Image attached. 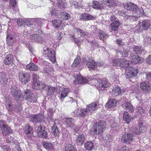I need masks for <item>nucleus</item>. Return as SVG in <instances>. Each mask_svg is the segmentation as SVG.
I'll use <instances>...</instances> for the list:
<instances>
[{
    "instance_id": "1",
    "label": "nucleus",
    "mask_w": 151,
    "mask_h": 151,
    "mask_svg": "<svg viewBox=\"0 0 151 151\" xmlns=\"http://www.w3.org/2000/svg\"><path fill=\"white\" fill-rule=\"evenodd\" d=\"M124 6L127 10L130 11L132 14L128 15L129 16L139 17L144 14V12L142 7L138 8L136 5L131 2L126 4Z\"/></svg>"
},
{
    "instance_id": "2",
    "label": "nucleus",
    "mask_w": 151,
    "mask_h": 151,
    "mask_svg": "<svg viewBox=\"0 0 151 151\" xmlns=\"http://www.w3.org/2000/svg\"><path fill=\"white\" fill-rule=\"evenodd\" d=\"M105 126V122L104 121L95 123L91 129L90 130V133L93 135H101Z\"/></svg>"
},
{
    "instance_id": "3",
    "label": "nucleus",
    "mask_w": 151,
    "mask_h": 151,
    "mask_svg": "<svg viewBox=\"0 0 151 151\" xmlns=\"http://www.w3.org/2000/svg\"><path fill=\"white\" fill-rule=\"evenodd\" d=\"M0 127L3 136L8 135L12 132V129L6 122L3 120L0 121Z\"/></svg>"
},
{
    "instance_id": "4",
    "label": "nucleus",
    "mask_w": 151,
    "mask_h": 151,
    "mask_svg": "<svg viewBox=\"0 0 151 151\" xmlns=\"http://www.w3.org/2000/svg\"><path fill=\"white\" fill-rule=\"evenodd\" d=\"M126 74V78H129L136 77L138 73V71L137 69L134 68L133 67H124Z\"/></svg>"
},
{
    "instance_id": "5",
    "label": "nucleus",
    "mask_w": 151,
    "mask_h": 151,
    "mask_svg": "<svg viewBox=\"0 0 151 151\" xmlns=\"http://www.w3.org/2000/svg\"><path fill=\"white\" fill-rule=\"evenodd\" d=\"M126 74V78H129L136 77L138 73V71L137 69L134 68L133 67H124Z\"/></svg>"
},
{
    "instance_id": "6",
    "label": "nucleus",
    "mask_w": 151,
    "mask_h": 151,
    "mask_svg": "<svg viewBox=\"0 0 151 151\" xmlns=\"http://www.w3.org/2000/svg\"><path fill=\"white\" fill-rule=\"evenodd\" d=\"M126 74V78H129L136 77L138 73V71L137 69L134 68L133 67H124Z\"/></svg>"
},
{
    "instance_id": "7",
    "label": "nucleus",
    "mask_w": 151,
    "mask_h": 151,
    "mask_svg": "<svg viewBox=\"0 0 151 151\" xmlns=\"http://www.w3.org/2000/svg\"><path fill=\"white\" fill-rule=\"evenodd\" d=\"M95 83V86L99 90H104L105 88L109 87L110 86V84L107 81L100 79L96 80Z\"/></svg>"
},
{
    "instance_id": "8",
    "label": "nucleus",
    "mask_w": 151,
    "mask_h": 151,
    "mask_svg": "<svg viewBox=\"0 0 151 151\" xmlns=\"http://www.w3.org/2000/svg\"><path fill=\"white\" fill-rule=\"evenodd\" d=\"M134 140L133 134L132 133L127 132L123 135L121 138V141L123 143L130 144Z\"/></svg>"
},
{
    "instance_id": "9",
    "label": "nucleus",
    "mask_w": 151,
    "mask_h": 151,
    "mask_svg": "<svg viewBox=\"0 0 151 151\" xmlns=\"http://www.w3.org/2000/svg\"><path fill=\"white\" fill-rule=\"evenodd\" d=\"M30 78V75L28 73H20L19 74V80L22 83L26 84L29 81Z\"/></svg>"
},
{
    "instance_id": "10",
    "label": "nucleus",
    "mask_w": 151,
    "mask_h": 151,
    "mask_svg": "<svg viewBox=\"0 0 151 151\" xmlns=\"http://www.w3.org/2000/svg\"><path fill=\"white\" fill-rule=\"evenodd\" d=\"M74 78L75 79L73 80V83L74 84H77L78 83H87L88 81V79L81 76L79 73L75 74Z\"/></svg>"
},
{
    "instance_id": "11",
    "label": "nucleus",
    "mask_w": 151,
    "mask_h": 151,
    "mask_svg": "<svg viewBox=\"0 0 151 151\" xmlns=\"http://www.w3.org/2000/svg\"><path fill=\"white\" fill-rule=\"evenodd\" d=\"M113 65L119 66H127L129 65L130 61L124 59H116L113 60Z\"/></svg>"
},
{
    "instance_id": "12",
    "label": "nucleus",
    "mask_w": 151,
    "mask_h": 151,
    "mask_svg": "<svg viewBox=\"0 0 151 151\" xmlns=\"http://www.w3.org/2000/svg\"><path fill=\"white\" fill-rule=\"evenodd\" d=\"M30 121L34 123H41L44 121V117L42 114L32 115Z\"/></svg>"
},
{
    "instance_id": "13",
    "label": "nucleus",
    "mask_w": 151,
    "mask_h": 151,
    "mask_svg": "<svg viewBox=\"0 0 151 151\" xmlns=\"http://www.w3.org/2000/svg\"><path fill=\"white\" fill-rule=\"evenodd\" d=\"M45 52H46L45 57H48L51 61L54 63L56 60L54 51L52 49L47 48V51Z\"/></svg>"
},
{
    "instance_id": "14",
    "label": "nucleus",
    "mask_w": 151,
    "mask_h": 151,
    "mask_svg": "<svg viewBox=\"0 0 151 151\" xmlns=\"http://www.w3.org/2000/svg\"><path fill=\"white\" fill-rule=\"evenodd\" d=\"M146 129V128L145 126L141 124L135 128H133L132 133H134V134L137 135L140 134L141 132H144Z\"/></svg>"
},
{
    "instance_id": "15",
    "label": "nucleus",
    "mask_w": 151,
    "mask_h": 151,
    "mask_svg": "<svg viewBox=\"0 0 151 151\" xmlns=\"http://www.w3.org/2000/svg\"><path fill=\"white\" fill-rule=\"evenodd\" d=\"M97 104L96 102L91 103L87 106L86 109H85V111L87 114L91 113L97 109Z\"/></svg>"
},
{
    "instance_id": "16",
    "label": "nucleus",
    "mask_w": 151,
    "mask_h": 151,
    "mask_svg": "<svg viewBox=\"0 0 151 151\" xmlns=\"http://www.w3.org/2000/svg\"><path fill=\"white\" fill-rule=\"evenodd\" d=\"M140 87L144 91H149L151 90V83L148 81L143 82L141 83Z\"/></svg>"
},
{
    "instance_id": "17",
    "label": "nucleus",
    "mask_w": 151,
    "mask_h": 151,
    "mask_svg": "<svg viewBox=\"0 0 151 151\" xmlns=\"http://www.w3.org/2000/svg\"><path fill=\"white\" fill-rule=\"evenodd\" d=\"M41 145L47 150H52L54 149V145L50 142L43 141L41 143Z\"/></svg>"
},
{
    "instance_id": "18",
    "label": "nucleus",
    "mask_w": 151,
    "mask_h": 151,
    "mask_svg": "<svg viewBox=\"0 0 151 151\" xmlns=\"http://www.w3.org/2000/svg\"><path fill=\"white\" fill-rule=\"evenodd\" d=\"M117 102V101L116 99H110L106 104L105 106L108 108H114L116 106Z\"/></svg>"
},
{
    "instance_id": "19",
    "label": "nucleus",
    "mask_w": 151,
    "mask_h": 151,
    "mask_svg": "<svg viewBox=\"0 0 151 151\" xmlns=\"http://www.w3.org/2000/svg\"><path fill=\"white\" fill-rule=\"evenodd\" d=\"M65 119V124L66 126L68 127L73 128L75 122L74 119L70 117L66 118Z\"/></svg>"
},
{
    "instance_id": "20",
    "label": "nucleus",
    "mask_w": 151,
    "mask_h": 151,
    "mask_svg": "<svg viewBox=\"0 0 151 151\" xmlns=\"http://www.w3.org/2000/svg\"><path fill=\"white\" fill-rule=\"evenodd\" d=\"M30 39L33 41L36 42H42L43 41L42 38L41 37V35L39 34H32L30 36Z\"/></svg>"
},
{
    "instance_id": "21",
    "label": "nucleus",
    "mask_w": 151,
    "mask_h": 151,
    "mask_svg": "<svg viewBox=\"0 0 151 151\" xmlns=\"http://www.w3.org/2000/svg\"><path fill=\"white\" fill-rule=\"evenodd\" d=\"M95 19L94 17L89 14L84 13L80 16V19L82 20L87 21L88 20H93Z\"/></svg>"
},
{
    "instance_id": "22",
    "label": "nucleus",
    "mask_w": 151,
    "mask_h": 151,
    "mask_svg": "<svg viewBox=\"0 0 151 151\" xmlns=\"http://www.w3.org/2000/svg\"><path fill=\"white\" fill-rule=\"evenodd\" d=\"M101 2L106 5L110 7H114L116 5L114 0H101Z\"/></svg>"
},
{
    "instance_id": "23",
    "label": "nucleus",
    "mask_w": 151,
    "mask_h": 151,
    "mask_svg": "<svg viewBox=\"0 0 151 151\" xmlns=\"http://www.w3.org/2000/svg\"><path fill=\"white\" fill-rule=\"evenodd\" d=\"M69 91L70 90L67 88H63L61 90L60 89L58 93V96L60 98V99L65 97Z\"/></svg>"
},
{
    "instance_id": "24",
    "label": "nucleus",
    "mask_w": 151,
    "mask_h": 151,
    "mask_svg": "<svg viewBox=\"0 0 151 151\" xmlns=\"http://www.w3.org/2000/svg\"><path fill=\"white\" fill-rule=\"evenodd\" d=\"M123 119L127 123H129L132 119V117L127 111H124L123 114Z\"/></svg>"
},
{
    "instance_id": "25",
    "label": "nucleus",
    "mask_w": 151,
    "mask_h": 151,
    "mask_svg": "<svg viewBox=\"0 0 151 151\" xmlns=\"http://www.w3.org/2000/svg\"><path fill=\"white\" fill-rule=\"evenodd\" d=\"M122 107L124 108L129 111L132 113L134 111L133 105L130 103L127 102L122 105Z\"/></svg>"
},
{
    "instance_id": "26",
    "label": "nucleus",
    "mask_w": 151,
    "mask_h": 151,
    "mask_svg": "<svg viewBox=\"0 0 151 151\" xmlns=\"http://www.w3.org/2000/svg\"><path fill=\"white\" fill-rule=\"evenodd\" d=\"M131 56L132 57V64H135L138 63H142V61L140 59L137 54H135L134 55L131 54Z\"/></svg>"
},
{
    "instance_id": "27",
    "label": "nucleus",
    "mask_w": 151,
    "mask_h": 151,
    "mask_svg": "<svg viewBox=\"0 0 151 151\" xmlns=\"http://www.w3.org/2000/svg\"><path fill=\"white\" fill-rule=\"evenodd\" d=\"M13 55L11 54L7 55L4 60V63L6 65L10 64L13 61Z\"/></svg>"
},
{
    "instance_id": "28",
    "label": "nucleus",
    "mask_w": 151,
    "mask_h": 151,
    "mask_svg": "<svg viewBox=\"0 0 151 151\" xmlns=\"http://www.w3.org/2000/svg\"><path fill=\"white\" fill-rule=\"evenodd\" d=\"M86 137L83 134H80L77 137L76 142L79 145H81L84 142Z\"/></svg>"
},
{
    "instance_id": "29",
    "label": "nucleus",
    "mask_w": 151,
    "mask_h": 151,
    "mask_svg": "<svg viewBox=\"0 0 151 151\" xmlns=\"http://www.w3.org/2000/svg\"><path fill=\"white\" fill-rule=\"evenodd\" d=\"M112 95L114 96H116L122 94V90L119 86L115 87L112 90Z\"/></svg>"
},
{
    "instance_id": "30",
    "label": "nucleus",
    "mask_w": 151,
    "mask_h": 151,
    "mask_svg": "<svg viewBox=\"0 0 151 151\" xmlns=\"http://www.w3.org/2000/svg\"><path fill=\"white\" fill-rule=\"evenodd\" d=\"M93 8L98 9H101L104 7L103 5L101 3L97 1L93 2Z\"/></svg>"
},
{
    "instance_id": "31",
    "label": "nucleus",
    "mask_w": 151,
    "mask_h": 151,
    "mask_svg": "<svg viewBox=\"0 0 151 151\" xmlns=\"http://www.w3.org/2000/svg\"><path fill=\"white\" fill-rule=\"evenodd\" d=\"M46 90L47 91L48 95H50L56 91V88L50 86H47Z\"/></svg>"
},
{
    "instance_id": "32",
    "label": "nucleus",
    "mask_w": 151,
    "mask_h": 151,
    "mask_svg": "<svg viewBox=\"0 0 151 151\" xmlns=\"http://www.w3.org/2000/svg\"><path fill=\"white\" fill-rule=\"evenodd\" d=\"M93 143L91 141H88L84 144V147L86 150H91L93 148Z\"/></svg>"
},
{
    "instance_id": "33",
    "label": "nucleus",
    "mask_w": 151,
    "mask_h": 151,
    "mask_svg": "<svg viewBox=\"0 0 151 151\" xmlns=\"http://www.w3.org/2000/svg\"><path fill=\"white\" fill-rule=\"evenodd\" d=\"M12 101L9 100H8L6 102L5 104V106L6 108L7 109L8 111L9 112V113L11 114L12 113V111L13 110V109L11 107V104Z\"/></svg>"
},
{
    "instance_id": "34",
    "label": "nucleus",
    "mask_w": 151,
    "mask_h": 151,
    "mask_svg": "<svg viewBox=\"0 0 151 151\" xmlns=\"http://www.w3.org/2000/svg\"><path fill=\"white\" fill-rule=\"evenodd\" d=\"M40 20L39 19H26L25 21V24L27 25H32L35 22H38Z\"/></svg>"
},
{
    "instance_id": "35",
    "label": "nucleus",
    "mask_w": 151,
    "mask_h": 151,
    "mask_svg": "<svg viewBox=\"0 0 151 151\" xmlns=\"http://www.w3.org/2000/svg\"><path fill=\"white\" fill-rule=\"evenodd\" d=\"M32 94V93L30 90L26 89V90L24 91V93L22 95L23 98L28 99L30 98V96Z\"/></svg>"
},
{
    "instance_id": "36",
    "label": "nucleus",
    "mask_w": 151,
    "mask_h": 151,
    "mask_svg": "<svg viewBox=\"0 0 151 151\" xmlns=\"http://www.w3.org/2000/svg\"><path fill=\"white\" fill-rule=\"evenodd\" d=\"M6 74L2 72L0 73V79L2 81V84L4 86L7 85L8 82V79L6 78Z\"/></svg>"
},
{
    "instance_id": "37",
    "label": "nucleus",
    "mask_w": 151,
    "mask_h": 151,
    "mask_svg": "<svg viewBox=\"0 0 151 151\" xmlns=\"http://www.w3.org/2000/svg\"><path fill=\"white\" fill-rule=\"evenodd\" d=\"M150 23L148 20H144L142 23V27L144 30H147L150 27Z\"/></svg>"
},
{
    "instance_id": "38",
    "label": "nucleus",
    "mask_w": 151,
    "mask_h": 151,
    "mask_svg": "<svg viewBox=\"0 0 151 151\" xmlns=\"http://www.w3.org/2000/svg\"><path fill=\"white\" fill-rule=\"evenodd\" d=\"M32 129L28 124H26L24 127V132L26 134H31Z\"/></svg>"
},
{
    "instance_id": "39",
    "label": "nucleus",
    "mask_w": 151,
    "mask_h": 151,
    "mask_svg": "<svg viewBox=\"0 0 151 151\" xmlns=\"http://www.w3.org/2000/svg\"><path fill=\"white\" fill-rule=\"evenodd\" d=\"M65 151H77L74 146L71 144H66L65 147Z\"/></svg>"
},
{
    "instance_id": "40",
    "label": "nucleus",
    "mask_w": 151,
    "mask_h": 151,
    "mask_svg": "<svg viewBox=\"0 0 151 151\" xmlns=\"http://www.w3.org/2000/svg\"><path fill=\"white\" fill-rule=\"evenodd\" d=\"M117 53L119 56L126 57L128 55V51L126 49H122L119 50Z\"/></svg>"
},
{
    "instance_id": "41",
    "label": "nucleus",
    "mask_w": 151,
    "mask_h": 151,
    "mask_svg": "<svg viewBox=\"0 0 151 151\" xmlns=\"http://www.w3.org/2000/svg\"><path fill=\"white\" fill-rule=\"evenodd\" d=\"M14 42L13 37L9 35H7L6 37V43L9 46L12 45Z\"/></svg>"
},
{
    "instance_id": "42",
    "label": "nucleus",
    "mask_w": 151,
    "mask_h": 151,
    "mask_svg": "<svg viewBox=\"0 0 151 151\" xmlns=\"http://www.w3.org/2000/svg\"><path fill=\"white\" fill-rule=\"evenodd\" d=\"M52 133L54 135L56 136L59 133L57 126L55 123L53 124V126L52 128Z\"/></svg>"
},
{
    "instance_id": "43",
    "label": "nucleus",
    "mask_w": 151,
    "mask_h": 151,
    "mask_svg": "<svg viewBox=\"0 0 151 151\" xmlns=\"http://www.w3.org/2000/svg\"><path fill=\"white\" fill-rule=\"evenodd\" d=\"M35 131L36 132L37 134V136L40 133H41L43 130H44L45 127L42 125H40L39 126H38L36 125H35Z\"/></svg>"
},
{
    "instance_id": "44",
    "label": "nucleus",
    "mask_w": 151,
    "mask_h": 151,
    "mask_svg": "<svg viewBox=\"0 0 151 151\" xmlns=\"http://www.w3.org/2000/svg\"><path fill=\"white\" fill-rule=\"evenodd\" d=\"M100 35L99 36L100 39L103 40L104 39H106L108 38L109 35L105 32L101 31H100V33H99Z\"/></svg>"
},
{
    "instance_id": "45",
    "label": "nucleus",
    "mask_w": 151,
    "mask_h": 151,
    "mask_svg": "<svg viewBox=\"0 0 151 151\" xmlns=\"http://www.w3.org/2000/svg\"><path fill=\"white\" fill-rule=\"evenodd\" d=\"M81 59L79 56H77L76 58L74 60L73 65V66H77L79 65L80 63Z\"/></svg>"
},
{
    "instance_id": "46",
    "label": "nucleus",
    "mask_w": 151,
    "mask_h": 151,
    "mask_svg": "<svg viewBox=\"0 0 151 151\" xmlns=\"http://www.w3.org/2000/svg\"><path fill=\"white\" fill-rule=\"evenodd\" d=\"M133 49L134 51L136 52V54H137V53L140 54L143 52V50L140 47L135 46L134 47Z\"/></svg>"
},
{
    "instance_id": "47",
    "label": "nucleus",
    "mask_w": 151,
    "mask_h": 151,
    "mask_svg": "<svg viewBox=\"0 0 151 151\" xmlns=\"http://www.w3.org/2000/svg\"><path fill=\"white\" fill-rule=\"evenodd\" d=\"M99 63L97 62L96 63H95L94 60H91L89 61L86 63V65L87 66H95L96 65H99Z\"/></svg>"
},
{
    "instance_id": "48",
    "label": "nucleus",
    "mask_w": 151,
    "mask_h": 151,
    "mask_svg": "<svg viewBox=\"0 0 151 151\" xmlns=\"http://www.w3.org/2000/svg\"><path fill=\"white\" fill-rule=\"evenodd\" d=\"M40 137L45 138L47 137V132L44 130L41 133H40L37 135Z\"/></svg>"
},
{
    "instance_id": "49",
    "label": "nucleus",
    "mask_w": 151,
    "mask_h": 151,
    "mask_svg": "<svg viewBox=\"0 0 151 151\" xmlns=\"http://www.w3.org/2000/svg\"><path fill=\"white\" fill-rule=\"evenodd\" d=\"M61 22L59 20H55L52 21L53 26L56 28L59 27L61 25Z\"/></svg>"
},
{
    "instance_id": "50",
    "label": "nucleus",
    "mask_w": 151,
    "mask_h": 151,
    "mask_svg": "<svg viewBox=\"0 0 151 151\" xmlns=\"http://www.w3.org/2000/svg\"><path fill=\"white\" fill-rule=\"evenodd\" d=\"M40 85V83L39 81L33 82L32 88L34 89H39V85Z\"/></svg>"
},
{
    "instance_id": "51",
    "label": "nucleus",
    "mask_w": 151,
    "mask_h": 151,
    "mask_svg": "<svg viewBox=\"0 0 151 151\" xmlns=\"http://www.w3.org/2000/svg\"><path fill=\"white\" fill-rule=\"evenodd\" d=\"M17 22L18 25L20 27L24 26L25 25V21L23 20L22 19H19Z\"/></svg>"
},
{
    "instance_id": "52",
    "label": "nucleus",
    "mask_w": 151,
    "mask_h": 151,
    "mask_svg": "<svg viewBox=\"0 0 151 151\" xmlns=\"http://www.w3.org/2000/svg\"><path fill=\"white\" fill-rule=\"evenodd\" d=\"M78 112L79 114V116L80 117H83L84 116H85L87 114V113H86L85 111V109H79Z\"/></svg>"
},
{
    "instance_id": "53",
    "label": "nucleus",
    "mask_w": 151,
    "mask_h": 151,
    "mask_svg": "<svg viewBox=\"0 0 151 151\" xmlns=\"http://www.w3.org/2000/svg\"><path fill=\"white\" fill-rule=\"evenodd\" d=\"M14 110L17 112H20L22 110V107L19 104H17L15 106Z\"/></svg>"
},
{
    "instance_id": "54",
    "label": "nucleus",
    "mask_w": 151,
    "mask_h": 151,
    "mask_svg": "<svg viewBox=\"0 0 151 151\" xmlns=\"http://www.w3.org/2000/svg\"><path fill=\"white\" fill-rule=\"evenodd\" d=\"M40 85H39V90H42L43 89L45 88H46L47 85L45 84L42 81L40 82Z\"/></svg>"
},
{
    "instance_id": "55",
    "label": "nucleus",
    "mask_w": 151,
    "mask_h": 151,
    "mask_svg": "<svg viewBox=\"0 0 151 151\" xmlns=\"http://www.w3.org/2000/svg\"><path fill=\"white\" fill-rule=\"evenodd\" d=\"M19 91L17 90L14 87H12L11 88V93L12 96L15 95L16 93H18Z\"/></svg>"
},
{
    "instance_id": "56",
    "label": "nucleus",
    "mask_w": 151,
    "mask_h": 151,
    "mask_svg": "<svg viewBox=\"0 0 151 151\" xmlns=\"http://www.w3.org/2000/svg\"><path fill=\"white\" fill-rule=\"evenodd\" d=\"M22 94H20V92H18V93H16L12 96L14 98L15 100H17L20 98L22 96Z\"/></svg>"
},
{
    "instance_id": "57",
    "label": "nucleus",
    "mask_w": 151,
    "mask_h": 151,
    "mask_svg": "<svg viewBox=\"0 0 151 151\" xmlns=\"http://www.w3.org/2000/svg\"><path fill=\"white\" fill-rule=\"evenodd\" d=\"M26 69L33 71H36L38 69L37 67H26Z\"/></svg>"
},
{
    "instance_id": "58",
    "label": "nucleus",
    "mask_w": 151,
    "mask_h": 151,
    "mask_svg": "<svg viewBox=\"0 0 151 151\" xmlns=\"http://www.w3.org/2000/svg\"><path fill=\"white\" fill-rule=\"evenodd\" d=\"M28 99H29L30 102H34L36 101L37 98L32 94L30 96V98Z\"/></svg>"
},
{
    "instance_id": "59",
    "label": "nucleus",
    "mask_w": 151,
    "mask_h": 151,
    "mask_svg": "<svg viewBox=\"0 0 151 151\" xmlns=\"http://www.w3.org/2000/svg\"><path fill=\"white\" fill-rule=\"evenodd\" d=\"M116 42L117 44L120 46H122L124 44V43L122 41V40L119 39L116 40Z\"/></svg>"
},
{
    "instance_id": "60",
    "label": "nucleus",
    "mask_w": 151,
    "mask_h": 151,
    "mask_svg": "<svg viewBox=\"0 0 151 151\" xmlns=\"http://www.w3.org/2000/svg\"><path fill=\"white\" fill-rule=\"evenodd\" d=\"M32 78L33 79V82H36L38 81L37 80L39 78V76L35 74L33 75Z\"/></svg>"
},
{
    "instance_id": "61",
    "label": "nucleus",
    "mask_w": 151,
    "mask_h": 151,
    "mask_svg": "<svg viewBox=\"0 0 151 151\" xmlns=\"http://www.w3.org/2000/svg\"><path fill=\"white\" fill-rule=\"evenodd\" d=\"M78 110L79 109L75 110L72 113L73 115L75 117L79 116Z\"/></svg>"
},
{
    "instance_id": "62",
    "label": "nucleus",
    "mask_w": 151,
    "mask_h": 151,
    "mask_svg": "<svg viewBox=\"0 0 151 151\" xmlns=\"http://www.w3.org/2000/svg\"><path fill=\"white\" fill-rule=\"evenodd\" d=\"M50 12L52 16L56 15V14L58 12V11L55 10L54 9L52 8L51 9H50Z\"/></svg>"
},
{
    "instance_id": "63",
    "label": "nucleus",
    "mask_w": 151,
    "mask_h": 151,
    "mask_svg": "<svg viewBox=\"0 0 151 151\" xmlns=\"http://www.w3.org/2000/svg\"><path fill=\"white\" fill-rule=\"evenodd\" d=\"M9 4L12 6H14L16 5V0H10Z\"/></svg>"
},
{
    "instance_id": "64",
    "label": "nucleus",
    "mask_w": 151,
    "mask_h": 151,
    "mask_svg": "<svg viewBox=\"0 0 151 151\" xmlns=\"http://www.w3.org/2000/svg\"><path fill=\"white\" fill-rule=\"evenodd\" d=\"M144 40L145 43L149 44L150 42L151 41V37H146L145 38Z\"/></svg>"
}]
</instances>
